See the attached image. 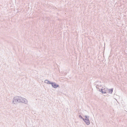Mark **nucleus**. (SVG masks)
<instances>
[{"label":"nucleus","instance_id":"nucleus-1","mask_svg":"<svg viewBox=\"0 0 127 127\" xmlns=\"http://www.w3.org/2000/svg\"><path fill=\"white\" fill-rule=\"evenodd\" d=\"M83 120L87 125H89L90 124L89 121L86 117V118L83 119Z\"/></svg>","mask_w":127,"mask_h":127},{"label":"nucleus","instance_id":"nucleus-2","mask_svg":"<svg viewBox=\"0 0 127 127\" xmlns=\"http://www.w3.org/2000/svg\"><path fill=\"white\" fill-rule=\"evenodd\" d=\"M52 86L54 88H56L58 87V86L55 83H52Z\"/></svg>","mask_w":127,"mask_h":127},{"label":"nucleus","instance_id":"nucleus-3","mask_svg":"<svg viewBox=\"0 0 127 127\" xmlns=\"http://www.w3.org/2000/svg\"><path fill=\"white\" fill-rule=\"evenodd\" d=\"M106 89H102L101 90L102 93H106Z\"/></svg>","mask_w":127,"mask_h":127},{"label":"nucleus","instance_id":"nucleus-4","mask_svg":"<svg viewBox=\"0 0 127 127\" xmlns=\"http://www.w3.org/2000/svg\"><path fill=\"white\" fill-rule=\"evenodd\" d=\"M110 91V93H112V91H113V90L112 89H111L109 90Z\"/></svg>","mask_w":127,"mask_h":127}]
</instances>
